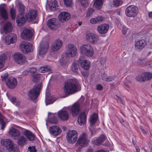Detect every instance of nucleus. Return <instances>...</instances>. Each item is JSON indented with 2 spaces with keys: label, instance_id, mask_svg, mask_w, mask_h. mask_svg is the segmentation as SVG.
<instances>
[{
  "label": "nucleus",
  "instance_id": "15",
  "mask_svg": "<svg viewBox=\"0 0 152 152\" xmlns=\"http://www.w3.org/2000/svg\"><path fill=\"white\" fill-rule=\"evenodd\" d=\"M87 40L93 44H96L99 40L98 35L93 33H88L86 34Z\"/></svg>",
  "mask_w": 152,
  "mask_h": 152
},
{
  "label": "nucleus",
  "instance_id": "59",
  "mask_svg": "<svg viewBox=\"0 0 152 152\" xmlns=\"http://www.w3.org/2000/svg\"><path fill=\"white\" fill-rule=\"evenodd\" d=\"M96 90L99 91H101L103 89V87L101 84H98L96 86Z\"/></svg>",
  "mask_w": 152,
  "mask_h": 152
},
{
  "label": "nucleus",
  "instance_id": "57",
  "mask_svg": "<svg viewBox=\"0 0 152 152\" xmlns=\"http://www.w3.org/2000/svg\"><path fill=\"white\" fill-rule=\"evenodd\" d=\"M94 12V10L92 8H90L89 9V10L87 13V15L88 16H90Z\"/></svg>",
  "mask_w": 152,
  "mask_h": 152
},
{
  "label": "nucleus",
  "instance_id": "61",
  "mask_svg": "<svg viewBox=\"0 0 152 152\" xmlns=\"http://www.w3.org/2000/svg\"><path fill=\"white\" fill-rule=\"evenodd\" d=\"M106 61V59L105 58H100V63L101 64H104Z\"/></svg>",
  "mask_w": 152,
  "mask_h": 152
},
{
  "label": "nucleus",
  "instance_id": "27",
  "mask_svg": "<svg viewBox=\"0 0 152 152\" xmlns=\"http://www.w3.org/2000/svg\"><path fill=\"white\" fill-rule=\"evenodd\" d=\"M146 42L144 39L137 41L135 44V48L137 50L142 49L146 45Z\"/></svg>",
  "mask_w": 152,
  "mask_h": 152
},
{
  "label": "nucleus",
  "instance_id": "5",
  "mask_svg": "<svg viewBox=\"0 0 152 152\" xmlns=\"http://www.w3.org/2000/svg\"><path fill=\"white\" fill-rule=\"evenodd\" d=\"M1 145L5 147L8 151L10 152L15 151V148L13 142L9 139H3L1 140Z\"/></svg>",
  "mask_w": 152,
  "mask_h": 152
},
{
  "label": "nucleus",
  "instance_id": "48",
  "mask_svg": "<svg viewBox=\"0 0 152 152\" xmlns=\"http://www.w3.org/2000/svg\"><path fill=\"white\" fill-rule=\"evenodd\" d=\"M19 6V11L21 12V14L24 11V6L22 4L21 2H19L18 4Z\"/></svg>",
  "mask_w": 152,
  "mask_h": 152
},
{
  "label": "nucleus",
  "instance_id": "25",
  "mask_svg": "<svg viewBox=\"0 0 152 152\" xmlns=\"http://www.w3.org/2000/svg\"><path fill=\"white\" fill-rule=\"evenodd\" d=\"M63 45V42L59 39H56L52 45V49L54 51H56L59 50Z\"/></svg>",
  "mask_w": 152,
  "mask_h": 152
},
{
  "label": "nucleus",
  "instance_id": "41",
  "mask_svg": "<svg viewBox=\"0 0 152 152\" xmlns=\"http://www.w3.org/2000/svg\"><path fill=\"white\" fill-rule=\"evenodd\" d=\"M63 55H62L60 59V64L61 65L63 66H64L65 65H66L68 63V57L66 56H63Z\"/></svg>",
  "mask_w": 152,
  "mask_h": 152
},
{
  "label": "nucleus",
  "instance_id": "56",
  "mask_svg": "<svg viewBox=\"0 0 152 152\" xmlns=\"http://www.w3.org/2000/svg\"><path fill=\"white\" fill-rule=\"evenodd\" d=\"M28 69L29 71V72L30 74L34 73L37 71L36 68L34 67H31Z\"/></svg>",
  "mask_w": 152,
  "mask_h": 152
},
{
  "label": "nucleus",
  "instance_id": "42",
  "mask_svg": "<svg viewBox=\"0 0 152 152\" xmlns=\"http://www.w3.org/2000/svg\"><path fill=\"white\" fill-rule=\"evenodd\" d=\"M54 100L51 97L48 96V95H46L45 103L46 105L52 104L53 103Z\"/></svg>",
  "mask_w": 152,
  "mask_h": 152
},
{
  "label": "nucleus",
  "instance_id": "19",
  "mask_svg": "<svg viewBox=\"0 0 152 152\" xmlns=\"http://www.w3.org/2000/svg\"><path fill=\"white\" fill-rule=\"evenodd\" d=\"M58 18L61 22L64 23L70 18V14L67 12H63L59 14Z\"/></svg>",
  "mask_w": 152,
  "mask_h": 152
},
{
  "label": "nucleus",
  "instance_id": "28",
  "mask_svg": "<svg viewBox=\"0 0 152 152\" xmlns=\"http://www.w3.org/2000/svg\"><path fill=\"white\" fill-rule=\"evenodd\" d=\"M20 132L18 129L14 128H10L9 130V134L10 136L12 137L15 139L16 138L20 136Z\"/></svg>",
  "mask_w": 152,
  "mask_h": 152
},
{
  "label": "nucleus",
  "instance_id": "35",
  "mask_svg": "<svg viewBox=\"0 0 152 152\" xmlns=\"http://www.w3.org/2000/svg\"><path fill=\"white\" fill-rule=\"evenodd\" d=\"M0 125L1 126V129L3 130L6 127V123L5 121V118L2 115L0 114Z\"/></svg>",
  "mask_w": 152,
  "mask_h": 152
},
{
  "label": "nucleus",
  "instance_id": "58",
  "mask_svg": "<svg viewBox=\"0 0 152 152\" xmlns=\"http://www.w3.org/2000/svg\"><path fill=\"white\" fill-rule=\"evenodd\" d=\"M93 125L91 124L90 125V126L89 127V129L90 131L91 132V136L93 135V133L94 132V129L93 128Z\"/></svg>",
  "mask_w": 152,
  "mask_h": 152
},
{
  "label": "nucleus",
  "instance_id": "45",
  "mask_svg": "<svg viewBox=\"0 0 152 152\" xmlns=\"http://www.w3.org/2000/svg\"><path fill=\"white\" fill-rule=\"evenodd\" d=\"M115 78V76L107 77L106 75H105L104 77V80L106 81H110L114 79Z\"/></svg>",
  "mask_w": 152,
  "mask_h": 152
},
{
  "label": "nucleus",
  "instance_id": "34",
  "mask_svg": "<svg viewBox=\"0 0 152 152\" xmlns=\"http://www.w3.org/2000/svg\"><path fill=\"white\" fill-rule=\"evenodd\" d=\"M17 143L19 146H23L26 143V138L23 136L20 137L18 140Z\"/></svg>",
  "mask_w": 152,
  "mask_h": 152
},
{
  "label": "nucleus",
  "instance_id": "53",
  "mask_svg": "<svg viewBox=\"0 0 152 152\" xmlns=\"http://www.w3.org/2000/svg\"><path fill=\"white\" fill-rule=\"evenodd\" d=\"M112 3L113 6L115 7H118L120 4V0H113Z\"/></svg>",
  "mask_w": 152,
  "mask_h": 152
},
{
  "label": "nucleus",
  "instance_id": "17",
  "mask_svg": "<svg viewBox=\"0 0 152 152\" xmlns=\"http://www.w3.org/2000/svg\"><path fill=\"white\" fill-rule=\"evenodd\" d=\"M80 105L79 103L76 102L71 107L70 111L72 115L76 116L79 114L80 110Z\"/></svg>",
  "mask_w": 152,
  "mask_h": 152
},
{
  "label": "nucleus",
  "instance_id": "16",
  "mask_svg": "<svg viewBox=\"0 0 152 152\" xmlns=\"http://www.w3.org/2000/svg\"><path fill=\"white\" fill-rule=\"evenodd\" d=\"M105 135L104 134H102L98 137L94 138L91 141V143L93 145L99 146L105 140Z\"/></svg>",
  "mask_w": 152,
  "mask_h": 152
},
{
  "label": "nucleus",
  "instance_id": "52",
  "mask_svg": "<svg viewBox=\"0 0 152 152\" xmlns=\"http://www.w3.org/2000/svg\"><path fill=\"white\" fill-rule=\"evenodd\" d=\"M143 74L141 75H138L136 77V79L139 82L144 81H145Z\"/></svg>",
  "mask_w": 152,
  "mask_h": 152
},
{
  "label": "nucleus",
  "instance_id": "55",
  "mask_svg": "<svg viewBox=\"0 0 152 152\" xmlns=\"http://www.w3.org/2000/svg\"><path fill=\"white\" fill-rule=\"evenodd\" d=\"M27 152H37V150L34 146H29L28 148V150Z\"/></svg>",
  "mask_w": 152,
  "mask_h": 152
},
{
  "label": "nucleus",
  "instance_id": "3",
  "mask_svg": "<svg viewBox=\"0 0 152 152\" xmlns=\"http://www.w3.org/2000/svg\"><path fill=\"white\" fill-rule=\"evenodd\" d=\"M80 52L83 55L89 57L92 56L94 54L93 49L91 45L85 44L80 47Z\"/></svg>",
  "mask_w": 152,
  "mask_h": 152
},
{
  "label": "nucleus",
  "instance_id": "8",
  "mask_svg": "<svg viewBox=\"0 0 152 152\" xmlns=\"http://www.w3.org/2000/svg\"><path fill=\"white\" fill-rule=\"evenodd\" d=\"M77 53V49L76 47L72 44H69L68 45L66 56L67 57H74Z\"/></svg>",
  "mask_w": 152,
  "mask_h": 152
},
{
  "label": "nucleus",
  "instance_id": "47",
  "mask_svg": "<svg viewBox=\"0 0 152 152\" xmlns=\"http://www.w3.org/2000/svg\"><path fill=\"white\" fill-rule=\"evenodd\" d=\"M78 67L79 65L75 63H73L72 66V71L76 73H77Z\"/></svg>",
  "mask_w": 152,
  "mask_h": 152
},
{
  "label": "nucleus",
  "instance_id": "32",
  "mask_svg": "<svg viewBox=\"0 0 152 152\" xmlns=\"http://www.w3.org/2000/svg\"><path fill=\"white\" fill-rule=\"evenodd\" d=\"M24 134L27 138L30 141H32L34 139L35 136L30 131L25 130L24 132Z\"/></svg>",
  "mask_w": 152,
  "mask_h": 152
},
{
  "label": "nucleus",
  "instance_id": "51",
  "mask_svg": "<svg viewBox=\"0 0 152 152\" xmlns=\"http://www.w3.org/2000/svg\"><path fill=\"white\" fill-rule=\"evenodd\" d=\"M64 4L67 7H70L72 4V0H64Z\"/></svg>",
  "mask_w": 152,
  "mask_h": 152
},
{
  "label": "nucleus",
  "instance_id": "50",
  "mask_svg": "<svg viewBox=\"0 0 152 152\" xmlns=\"http://www.w3.org/2000/svg\"><path fill=\"white\" fill-rule=\"evenodd\" d=\"M33 81L36 82L37 81L39 80L40 78V75L39 74H35L32 75Z\"/></svg>",
  "mask_w": 152,
  "mask_h": 152
},
{
  "label": "nucleus",
  "instance_id": "29",
  "mask_svg": "<svg viewBox=\"0 0 152 152\" xmlns=\"http://www.w3.org/2000/svg\"><path fill=\"white\" fill-rule=\"evenodd\" d=\"M86 113L83 112L79 115L77 121L78 124L80 125H84L86 122Z\"/></svg>",
  "mask_w": 152,
  "mask_h": 152
},
{
  "label": "nucleus",
  "instance_id": "63",
  "mask_svg": "<svg viewBox=\"0 0 152 152\" xmlns=\"http://www.w3.org/2000/svg\"><path fill=\"white\" fill-rule=\"evenodd\" d=\"M10 100L14 104H15V102L17 101L16 98L14 97H11Z\"/></svg>",
  "mask_w": 152,
  "mask_h": 152
},
{
  "label": "nucleus",
  "instance_id": "64",
  "mask_svg": "<svg viewBox=\"0 0 152 152\" xmlns=\"http://www.w3.org/2000/svg\"><path fill=\"white\" fill-rule=\"evenodd\" d=\"M29 73V72L28 69H27L25 70L23 72H22V75H27Z\"/></svg>",
  "mask_w": 152,
  "mask_h": 152
},
{
  "label": "nucleus",
  "instance_id": "4",
  "mask_svg": "<svg viewBox=\"0 0 152 152\" xmlns=\"http://www.w3.org/2000/svg\"><path fill=\"white\" fill-rule=\"evenodd\" d=\"M90 141L87 134L86 132H83L80 135L78 140V144L81 147L87 146Z\"/></svg>",
  "mask_w": 152,
  "mask_h": 152
},
{
  "label": "nucleus",
  "instance_id": "6",
  "mask_svg": "<svg viewBox=\"0 0 152 152\" xmlns=\"http://www.w3.org/2000/svg\"><path fill=\"white\" fill-rule=\"evenodd\" d=\"M126 15L129 17H134L138 13V8L134 5H130L125 10Z\"/></svg>",
  "mask_w": 152,
  "mask_h": 152
},
{
  "label": "nucleus",
  "instance_id": "13",
  "mask_svg": "<svg viewBox=\"0 0 152 152\" xmlns=\"http://www.w3.org/2000/svg\"><path fill=\"white\" fill-rule=\"evenodd\" d=\"M17 80L13 77H10L5 81V83L7 87L10 89H13L17 84Z\"/></svg>",
  "mask_w": 152,
  "mask_h": 152
},
{
  "label": "nucleus",
  "instance_id": "33",
  "mask_svg": "<svg viewBox=\"0 0 152 152\" xmlns=\"http://www.w3.org/2000/svg\"><path fill=\"white\" fill-rule=\"evenodd\" d=\"M57 1H51L50 4H49V9L51 10H57L58 9Z\"/></svg>",
  "mask_w": 152,
  "mask_h": 152
},
{
  "label": "nucleus",
  "instance_id": "44",
  "mask_svg": "<svg viewBox=\"0 0 152 152\" xmlns=\"http://www.w3.org/2000/svg\"><path fill=\"white\" fill-rule=\"evenodd\" d=\"M48 121L50 123L55 124H57L58 122V119L56 117L53 115L49 118Z\"/></svg>",
  "mask_w": 152,
  "mask_h": 152
},
{
  "label": "nucleus",
  "instance_id": "49",
  "mask_svg": "<svg viewBox=\"0 0 152 152\" xmlns=\"http://www.w3.org/2000/svg\"><path fill=\"white\" fill-rule=\"evenodd\" d=\"M82 5L84 7H86L88 6L89 0H80Z\"/></svg>",
  "mask_w": 152,
  "mask_h": 152
},
{
  "label": "nucleus",
  "instance_id": "22",
  "mask_svg": "<svg viewBox=\"0 0 152 152\" xmlns=\"http://www.w3.org/2000/svg\"><path fill=\"white\" fill-rule=\"evenodd\" d=\"M26 15L27 20L29 22H30L36 18L37 15V11L35 10H30Z\"/></svg>",
  "mask_w": 152,
  "mask_h": 152
},
{
  "label": "nucleus",
  "instance_id": "62",
  "mask_svg": "<svg viewBox=\"0 0 152 152\" xmlns=\"http://www.w3.org/2000/svg\"><path fill=\"white\" fill-rule=\"evenodd\" d=\"M122 31L123 34H126L127 32V28L126 27L123 26L122 30Z\"/></svg>",
  "mask_w": 152,
  "mask_h": 152
},
{
  "label": "nucleus",
  "instance_id": "2",
  "mask_svg": "<svg viewBox=\"0 0 152 152\" xmlns=\"http://www.w3.org/2000/svg\"><path fill=\"white\" fill-rule=\"evenodd\" d=\"M42 84L36 83L28 92V97L32 100H36L39 95L42 88Z\"/></svg>",
  "mask_w": 152,
  "mask_h": 152
},
{
  "label": "nucleus",
  "instance_id": "7",
  "mask_svg": "<svg viewBox=\"0 0 152 152\" xmlns=\"http://www.w3.org/2000/svg\"><path fill=\"white\" fill-rule=\"evenodd\" d=\"M48 28L52 30H56L60 25L58 19L53 18L49 19L47 23Z\"/></svg>",
  "mask_w": 152,
  "mask_h": 152
},
{
  "label": "nucleus",
  "instance_id": "46",
  "mask_svg": "<svg viewBox=\"0 0 152 152\" xmlns=\"http://www.w3.org/2000/svg\"><path fill=\"white\" fill-rule=\"evenodd\" d=\"M10 13L12 19L14 20L15 18L16 14L15 10L13 8H11L10 9Z\"/></svg>",
  "mask_w": 152,
  "mask_h": 152
},
{
  "label": "nucleus",
  "instance_id": "11",
  "mask_svg": "<svg viewBox=\"0 0 152 152\" xmlns=\"http://www.w3.org/2000/svg\"><path fill=\"white\" fill-rule=\"evenodd\" d=\"M69 143H74L77 139V132L75 130L69 131L67 133L66 136Z\"/></svg>",
  "mask_w": 152,
  "mask_h": 152
},
{
  "label": "nucleus",
  "instance_id": "1",
  "mask_svg": "<svg viewBox=\"0 0 152 152\" xmlns=\"http://www.w3.org/2000/svg\"><path fill=\"white\" fill-rule=\"evenodd\" d=\"M80 86L77 80L75 79H71L65 83L64 87V91L66 94H72L80 91Z\"/></svg>",
  "mask_w": 152,
  "mask_h": 152
},
{
  "label": "nucleus",
  "instance_id": "10",
  "mask_svg": "<svg viewBox=\"0 0 152 152\" xmlns=\"http://www.w3.org/2000/svg\"><path fill=\"white\" fill-rule=\"evenodd\" d=\"M20 48L22 49L23 52L27 54L33 50L32 45L28 42H23L20 45Z\"/></svg>",
  "mask_w": 152,
  "mask_h": 152
},
{
  "label": "nucleus",
  "instance_id": "14",
  "mask_svg": "<svg viewBox=\"0 0 152 152\" xmlns=\"http://www.w3.org/2000/svg\"><path fill=\"white\" fill-rule=\"evenodd\" d=\"M27 20L26 15H24L21 13L18 14L16 19V23L20 26H23Z\"/></svg>",
  "mask_w": 152,
  "mask_h": 152
},
{
  "label": "nucleus",
  "instance_id": "31",
  "mask_svg": "<svg viewBox=\"0 0 152 152\" xmlns=\"http://www.w3.org/2000/svg\"><path fill=\"white\" fill-rule=\"evenodd\" d=\"M0 15L4 20H6L8 18V13L6 10L2 6H0Z\"/></svg>",
  "mask_w": 152,
  "mask_h": 152
},
{
  "label": "nucleus",
  "instance_id": "40",
  "mask_svg": "<svg viewBox=\"0 0 152 152\" xmlns=\"http://www.w3.org/2000/svg\"><path fill=\"white\" fill-rule=\"evenodd\" d=\"M39 71L40 72L45 73L50 71V68L48 66H41L39 68Z\"/></svg>",
  "mask_w": 152,
  "mask_h": 152
},
{
  "label": "nucleus",
  "instance_id": "9",
  "mask_svg": "<svg viewBox=\"0 0 152 152\" xmlns=\"http://www.w3.org/2000/svg\"><path fill=\"white\" fill-rule=\"evenodd\" d=\"M78 62L84 69L88 70L90 68V62L86 59L84 55H82L80 56Z\"/></svg>",
  "mask_w": 152,
  "mask_h": 152
},
{
  "label": "nucleus",
  "instance_id": "60",
  "mask_svg": "<svg viewBox=\"0 0 152 152\" xmlns=\"http://www.w3.org/2000/svg\"><path fill=\"white\" fill-rule=\"evenodd\" d=\"M82 75L84 77H87L89 75V73L88 71L82 72Z\"/></svg>",
  "mask_w": 152,
  "mask_h": 152
},
{
  "label": "nucleus",
  "instance_id": "39",
  "mask_svg": "<svg viewBox=\"0 0 152 152\" xmlns=\"http://www.w3.org/2000/svg\"><path fill=\"white\" fill-rule=\"evenodd\" d=\"M98 118V114L94 113L91 117L90 120V124L92 125L94 124L97 120Z\"/></svg>",
  "mask_w": 152,
  "mask_h": 152
},
{
  "label": "nucleus",
  "instance_id": "36",
  "mask_svg": "<svg viewBox=\"0 0 152 152\" xmlns=\"http://www.w3.org/2000/svg\"><path fill=\"white\" fill-rule=\"evenodd\" d=\"M7 58L6 55L5 54H2L0 56V69L2 68L4 66Z\"/></svg>",
  "mask_w": 152,
  "mask_h": 152
},
{
  "label": "nucleus",
  "instance_id": "43",
  "mask_svg": "<svg viewBox=\"0 0 152 152\" xmlns=\"http://www.w3.org/2000/svg\"><path fill=\"white\" fill-rule=\"evenodd\" d=\"M145 80H149L152 77V73L150 72H145L143 74Z\"/></svg>",
  "mask_w": 152,
  "mask_h": 152
},
{
  "label": "nucleus",
  "instance_id": "21",
  "mask_svg": "<svg viewBox=\"0 0 152 152\" xmlns=\"http://www.w3.org/2000/svg\"><path fill=\"white\" fill-rule=\"evenodd\" d=\"M50 133L55 136H57L59 135L61 132V130L60 127L56 126H52L49 129Z\"/></svg>",
  "mask_w": 152,
  "mask_h": 152
},
{
  "label": "nucleus",
  "instance_id": "37",
  "mask_svg": "<svg viewBox=\"0 0 152 152\" xmlns=\"http://www.w3.org/2000/svg\"><path fill=\"white\" fill-rule=\"evenodd\" d=\"M102 4V0H96L94 4V7L97 9H99Z\"/></svg>",
  "mask_w": 152,
  "mask_h": 152
},
{
  "label": "nucleus",
  "instance_id": "23",
  "mask_svg": "<svg viewBox=\"0 0 152 152\" xmlns=\"http://www.w3.org/2000/svg\"><path fill=\"white\" fill-rule=\"evenodd\" d=\"M17 36L13 33L10 34L7 36L5 39V41L8 45L13 43L16 41Z\"/></svg>",
  "mask_w": 152,
  "mask_h": 152
},
{
  "label": "nucleus",
  "instance_id": "24",
  "mask_svg": "<svg viewBox=\"0 0 152 152\" xmlns=\"http://www.w3.org/2000/svg\"><path fill=\"white\" fill-rule=\"evenodd\" d=\"M32 36L31 31L27 28L24 29L21 34L22 38L25 39H29L32 37Z\"/></svg>",
  "mask_w": 152,
  "mask_h": 152
},
{
  "label": "nucleus",
  "instance_id": "20",
  "mask_svg": "<svg viewBox=\"0 0 152 152\" xmlns=\"http://www.w3.org/2000/svg\"><path fill=\"white\" fill-rule=\"evenodd\" d=\"M58 116L61 120L66 121L69 119V115L68 112L67 111L61 110L58 111Z\"/></svg>",
  "mask_w": 152,
  "mask_h": 152
},
{
  "label": "nucleus",
  "instance_id": "12",
  "mask_svg": "<svg viewBox=\"0 0 152 152\" xmlns=\"http://www.w3.org/2000/svg\"><path fill=\"white\" fill-rule=\"evenodd\" d=\"M13 58L15 62L20 65L23 64L26 61L24 56L20 52L15 53Z\"/></svg>",
  "mask_w": 152,
  "mask_h": 152
},
{
  "label": "nucleus",
  "instance_id": "54",
  "mask_svg": "<svg viewBox=\"0 0 152 152\" xmlns=\"http://www.w3.org/2000/svg\"><path fill=\"white\" fill-rule=\"evenodd\" d=\"M8 74L7 72H6L5 73L2 74L1 76V79L3 81L7 80V79L8 78Z\"/></svg>",
  "mask_w": 152,
  "mask_h": 152
},
{
  "label": "nucleus",
  "instance_id": "18",
  "mask_svg": "<svg viewBox=\"0 0 152 152\" xmlns=\"http://www.w3.org/2000/svg\"><path fill=\"white\" fill-rule=\"evenodd\" d=\"M109 27V25L108 24L103 23L98 26L97 31L100 34H105L107 33Z\"/></svg>",
  "mask_w": 152,
  "mask_h": 152
},
{
  "label": "nucleus",
  "instance_id": "26",
  "mask_svg": "<svg viewBox=\"0 0 152 152\" xmlns=\"http://www.w3.org/2000/svg\"><path fill=\"white\" fill-rule=\"evenodd\" d=\"M48 47V44L47 43L43 44H40L38 50V55H42L45 54L47 51Z\"/></svg>",
  "mask_w": 152,
  "mask_h": 152
},
{
  "label": "nucleus",
  "instance_id": "38",
  "mask_svg": "<svg viewBox=\"0 0 152 152\" xmlns=\"http://www.w3.org/2000/svg\"><path fill=\"white\" fill-rule=\"evenodd\" d=\"M103 20V17L99 16L96 18H93L90 20V23L92 24H95L98 22H101Z\"/></svg>",
  "mask_w": 152,
  "mask_h": 152
},
{
  "label": "nucleus",
  "instance_id": "30",
  "mask_svg": "<svg viewBox=\"0 0 152 152\" xmlns=\"http://www.w3.org/2000/svg\"><path fill=\"white\" fill-rule=\"evenodd\" d=\"M13 27L11 23L9 22H6L4 26V31L6 34H8L12 30Z\"/></svg>",
  "mask_w": 152,
  "mask_h": 152
}]
</instances>
